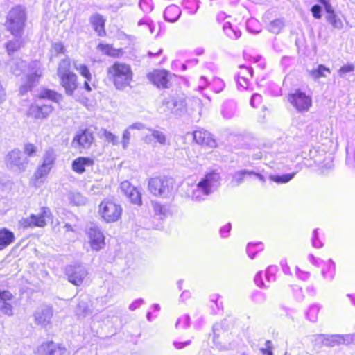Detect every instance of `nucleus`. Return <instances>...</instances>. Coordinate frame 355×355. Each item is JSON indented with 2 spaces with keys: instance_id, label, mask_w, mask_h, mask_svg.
<instances>
[{
  "instance_id": "f257e3e1",
  "label": "nucleus",
  "mask_w": 355,
  "mask_h": 355,
  "mask_svg": "<svg viewBox=\"0 0 355 355\" xmlns=\"http://www.w3.org/2000/svg\"><path fill=\"white\" fill-rule=\"evenodd\" d=\"M107 77L116 89L123 90L130 86L134 73L129 64L116 61L107 67Z\"/></svg>"
},
{
  "instance_id": "f03ea898",
  "label": "nucleus",
  "mask_w": 355,
  "mask_h": 355,
  "mask_svg": "<svg viewBox=\"0 0 355 355\" xmlns=\"http://www.w3.org/2000/svg\"><path fill=\"white\" fill-rule=\"evenodd\" d=\"M26 21V9L21 6H15L8 12L5 26L12 36L21 38L24 33Z\"/></svg>"
},
{
  "instance_id": "7ed1b4c3",
  "label": "nucleus",
  "mask_w": 355,
  "mask_h": 355,
  "mask_svg": "<svg viewBox=\"0 0 355 355\" xmlns=\"http://www.w3.org/2000/svg\"><path fill=\"white\" fill-rule=\"evenodd\" d=\"M71 60L69 58H64L60 60L57 69L60 85L68 95H72L78 86V76L71 71Z\"/></svg>"
},
{
  "instance_id": "20e7f679",
  "label": "nucleus",
  "mask_w": 355,
  "mask_h": 355,
  "mask_svg": "<svg viewBox=\"0 0 355 355\" xmlns=\"http://www.w3.org/2000/svg\"><path fill=\"white\" fill-rule=\"evenodd\" d=\"M98 213L102 220L106 223H113L121 218L123 208L115 200L105 198L99 203Z\"/></svg>"
},
{
  "instance_id": "39448f33",
  "label": "nucleus",
  "mask_w": 355,
  "mask_h": 355,
  "mask_svg": "<svg viewBox=\"0 0 355 355\" xmlns=\"http://www.w3.org/2000/svg\"><path fill=\"white\" fill-rule=\"evenodd\" d=\"M288 103L298 112H308L312 107L313 101L310 94L301 89H296L288 94Z\"/></svg>"
},
{
  "instance_id": "423d86ee",
  "label": "nucleus",
  "mask_w": 355,
  "mask_h": 355,
  "mask_svg": "<svg viewBox=\"0 0 355 355\" xmlns=\"http://www.w3.org/2000/svg\"><path fill=\"white\" fill-rule=\"evenodd\" d=\"M173 185L172 178L159 175L149 179L148 188L149 191L155 196L164 197L169 193Z\"/></svg>"
},
{
  "instance_id": "0eeeda50",
  "label": "nucleus",
  "mask_w": 355,
  "mask_h": 355,
  "mask_svg": "<svg viewBox=\"0 0 355 355\" xmlns=\"http://www.w3.org/2000/svg\"><path fill=\"white\" fill-rule=\"evenodd\" d=\"M38 214H31L28 218L21 220V225L24 228L28 227H44L47 224V220H52L53 214L49 207L43 206L40 209Z\"/></svg>"
},
{
  "instance_id": "6e6552de",
  "label": "nucleus",
  "mask_w": 355,
  "mask_h": 355,
  "mask_svg": "<svg viewBox=\"0 0 355 355\" xmlns=\"http://www.w3.org/2000/svg\"><path fill=\"white\" fill-rule=\"evenodd\" d=\"M194 142L205 150V153H209L218 147L216 140L212 135L206 130L198 129L193 132Z\"/></svg>"
},
{
  "instance_id": "1a4fd4ad",
  "label": "nucleus",
  "mask_w": 355,
  "mask_h": 355,
  "mask_svg": "<svg viewBox=\"0 0 355 355\" xmlns=\"http://www.w3.org/2000/svg\"><path fill=\"white\" fill-rule=\"evenodd\" d=\"M148 81L158 89L170 87V73L164 69H155L146 75Z\"/></svg>"
},
{
  "instance_id": "9d476101",
  "label": "nucleus",
  "mask_w": 355,
  "mask_h": 355,
  "mask_svg": "<svg viewBox=\"0 0 355 355\" xmlns=\"http://www.w3.org/2000/svg\"><path fill=\"white\" fill-rule=\"evenodd\" d=\"M53 111L54 107L51 105L35 101L29 105L26 115L36 120H43L47 119Z\"/></svg>"
},
{
  "instance_id": "9b49d317",
  "label": "nucleus",
  "mask_w": 355,
  "mask_h": 355,
  "mask_svg": "<svg viewBox=\"0 0 355 355\" xmlns=\"http://www.w3.org/2000/svg\"><path fill=\"white\" fill-rule=\"evenodd\" d=\"M94 133L89 128L80 130L73 137L72 144L79 150H86L90 148L94 142Z\"/></svg>"
},
{
  "instance_id": "f8f14e48",
  "label": "nucleus",
  "mask_w": 355,
  "mask_h": 355,
  "mask_svg": "<svg viewBox=\"0 0 355 355\" xmlns=\"http://www.w3.org/2000/svg\"><path fill=\"white\" fill-rule=\"evenodd\" d=\"M220 175L218 173L213 170L207 173L197 184V187L202 190L206 196L211 193V187L218 182Z\"/></svg>"
},
{
  "instance_id": "ddd939ff",
  "label": "nucleus",
  "mask_w": 355,
  "mask_h": 355,
  "mask_svg": "<svg viewBox=\"0 0 355 355\" xmlns=\"http://www.w3.org/2000/svg\"><path fill=\"white\" fill-rule=\"evenodd\" d=\"M120 187L123 194L130 200L132 204L138 206L141 205V194L137 187L128 181L121 182Z\"/></svg>"
},
{
  "instance_id": "4468645a",
  "label": "nucleus",
  "mask_w": 355,
  "mask_h": 355,
  "mask_svg": "<svg viewBox=\"0 0 355 355\" xmlns=\"http://www.w3.org/2000/svg\"><path fill=\"white\" fill-rule=\"evenodd\" d=\"M106 21V17L98 12L89 17V24L98 37H103L107 35Z\"/></svg>"
},
{
  "instance_id": "2eb2a0df",
  "label": "nucleus",
  "mask_w": 355,
  "mask_h": 355,
  "mask_svg": "<svg viewBox=\"0 0 355 355\" xmlns=\"http://www.w3.org/2000/svg\"><path fill=\"white\" fill-rule=\"evenodd\" d=\"M89 243L93 250L98 251L104 248L105 238L100 229L92 227L87 232Z\"/></svg>"
},
{
  "instance_id": "dca6fc26",
  "label": "nucleus",
  "mask_w": 355,
  "mask_h": 355,
  "mask_svg": "<svg viewBox=\"0 0 355 355\" xmlns=\"http://www.w3.org/2000/svg\"><path fill=\"white\" fill-rule=\"evenodd\" d=\"M87 275V271L80 266H72L67 272L68 281L76 286L83 284Z\"/></svg>"
},
{
  "instance_id": "f3484780",
  "label": "nucleus",
  "mask_w": 355,
  "mask_h": 355,
  "mask_svg": "<svg viewBox=\"0 0 355 355\" xmlns=\"http://www.w3.org/2000/svg\"><path fill=\"white\" fill-rule=\"evenodd\" d=\"M96 49L103 55L112 58H119L124 55V51L121 48H114L112 44L101 42L96 46Z\"/></svg>"
},
{
  "instance_id": "a211bd4d",
  "label": "nucleus",
  "mask_w": 355,
  "mask_h": 355,
  "mask_svg": "<svg viewBox=\"0 0 355 355\" xmlns=\"http://www.w3.org/2000/svg\"><path fill=\"white\" fill-rule=\"evenodd\" d=\"M94 160L89 157H78L71 163L72 170L77 174H83L86 171L87 167H93Z\"/></svg>"
},
{
  "instance_id": "6ab92c4d",
  "label": "nucleus",
  "mask_w": 355,
  "mask_h": 355,
  "mask_svg": "<svg viewBox=\"0 0 355 355\" xmlns=\"http://www.w3.org/2000/svg\"><path fill=\"white\" fill-rule=\"evenodd\" d=\"M253 76V69L251 67L240 66L237 73V83L241 87L248 89Z\"/></svg>"
},
{
  "instance_id": "aec40b11",
  "label": "nucleus",
  "mask_w": 355,
  "mask_h": 355,
  "mask_svg": "<svg viewBox=\"0 0 355 355\" xmlns=\"http://www.w3.org/2000/svg\"><path fill=\"white\" fill-rule=\"evenodd\" d=\"M13 295L8 291H0V310L6 315H12V305L11 301L13 300Z\"/></svg>"
},
{
  "instance_id": "412c9836",
  "label": "nucleus",
  "mask_w": 355,
  "mask_h": 355,
  "mask_svg": "<svg viewBox=\"0 0 355 355\" xmlns=\"http://www.w3.org/2000/svg\"><path fill=\"white\" fill-rule=\"evenodd\" d=\"M15 240L14 232L6 227L0 228V251L8 247Z\"/></svg>"
},
{
  "instance_id": "4be33fe9",
  "label": "nucleus",
  "mask_w": 355,
  "mask_h": 355,
  "mask_svg": "<svg viewBox=\"0 0 355 355\" xmlns=\"http://www.w3.org/2000/svg\"><path fill=\"white\" fill-rule=\"evenodd\" d=\"M252 175L257 177L261 180H263V177L259 173H255L252 171H240L238 173H236L235 176L233 178L232 183L234 184V185L237 186L242 183L247 176Z\"/></svg>"
},
{
  "instance_id": "5701e85b",
  "label": "nucleus",
  "mask_w": 355,
  "mask_h": 355,
  "mask_svg": "<svg viewBox=\"0 0 355 355\" xmlns=\"http://www.w3.org/2000/svg\"><path fill=\"white\" fill-rule=\"evenodd\" d=\"M164 18L170 22L175 21L181 15V10L178 6L170 5L164 10Z\"/></svg>"
},
{
  "instance_id": "b1692460",
  "label": "nucleus",
  "mask_w": 355,
  "mask_h": 355,
  "mask_svg": "<svg viewBox=\"0 0 355 355\" xmlns=\"http://www.w3.org/2000/svg\"><path fill=\"white\" fill-rule=\"evenodd\" d=\"M37 98L40 100L49 99L53 102L58 103L62 99V96L57 92L46 88L37 95Z\"/></svg>"
},
{
  "instance_id": "393cba45",
  "label": "nucleus",
  "mask_w": 355,
  "mask_h": 355,
  "mask_svg": "<svg viewBox=\"0 0 355 355\" xmlns=\"http://www.w3.org/2000/svg\"><path fill=\"white\" fill-rule=\"evenodd\" d=\"M41 77L42 73L38 71L28 74L26 76V85L22 86L21 90L26 92L28 89H31L35 83H38Z\"/></svg>"
},
{
  "instance_id": "a878e982",
  "label": "nucleus",
  "mask_w": 355,
  "mask_h": 355,
  "mask_svg": "<svg viewBox=\"0 0 355 355\" xmlns=\"http://www.w3.org/2000/svg\"><path fill=\"white\" fill-rule=\"evenodd\" d=\"M7 161L11 166H15L19 168H24L23 164L21 161V151L19 150H12L7 156Z\"/></svg>"
},
{
  "instance_id": "bb28decb",
  "label": "nucleus",
  "mask_w": 355,
  "mask_h": 355,
  "mask_svg": "<svg viewBox=\"0 0 355 355\" xmlns=\"http://www.w3.org/2000/svg\"><path fill=\"white\" fill-rule=\"evenodd\" d=\"M327 15L326 17L327 21L334 28L340 29L343 26L341 19L335 13L333 8L327 12Z\"/></svg>"
},
{
  "instance_id": "cd10ccee",
  "label": "nucleus",
  "mask_w": 355,
  "mask_h": 355,
  "mask_svg": "<svg viewBox=\"0 0 355 355\" xmlns=\"http://www.w3.org/2000/svg\"><path fill=\"white\" fill-rule=\"evenodd\" d=\"M331 69L322 64H319L316 69L310 71V75L315 79L324 77L327 73H330Z\"/></svg>"
},
{
  "instance_id": "c85d7f7f",
  "label": "nucleus",
  "mask_w": 355,
  "mask_h": 355,
  "mask_svg": "<svg viewBox=\"0 0 355 355\" xmlns=\"http://www.w3.org/2000/svg\"><path fill=\"white\" fill-rule=\"evenodd\" d=\"M50 171L51 169L42 165H40L34 173L33 178V183L36 184L40 180L45 178L50 173Z\"/></svg>"
},
{
  "instance_id": "c756f323",
  "label": "nucleus",
  "mask_w": 355,
  "mask_h": 355,
  "mask_svg": "<svg viewBox=\"0 0 355 355\" xmlns=\"http://www.w3.org/2000/svg\"><path fill=\"white\" fill-rule=\"evenodd\" d=\"M250 105L257 110H265L266 107L263 104L262 96L260 94H254L252 95L250 100Z\"/></svg>"
},
{
  "instance_id": "7c9ffc66",
  "label": "nucleus",
  "mask_w": 355,
  "mask_h": 355,
  "mask_svg": "<svg viewBox=\"0 0 355 355\" xmlns=\"http://www.w3.org/2000/svg\"><path fill=\"white\" fill-rule=\"evenodd\" d=\"M295 173L284 174L281 175H272L270 179L277 184H285L291 181L295 176Z\"/></svg>"
},
{
  "instance_id": "2f4dec72",
  "label": "nucleus",
  "mask_w": 355,
  "mask_h": 355,
  "mask_svg": "<svg viewBox=\"0 0 355 355\" xmlns=\"http://www.w3.org/2000/svg\"><path fill=\"white\" fill-rule=\"evenodd\" d=\"M223 29L225 31V34L230 40H236L241 36V32L232 30L231 24L230 23H227L223 26Z\"/></svg>"
},
{
  "instance_id": "473e14b6",
  "label": "nucleus",
  "mask_w": 355,
  "mask_h": 355,
  "mask_svg": "<svg viewBox=\"0 0 355 355\" xmlns=\"http://www.w3.org/2000/svg\"><path fill=\"white\" fill-rule=\"evenodd\" d=\"M55 159V158L53 154L51 152H47L45 153L44 156L43 162L41 165L51 170L54 164Z\"/></svg>"
},
{
  "instance_id": "72a5a7b5",
  "label": "nucleus",
  "mask_w": 355,
  "mask_h": 355,
  "mask_svg": "<svg viewBox=\"0 0 355 355\" xmlns=\"http://www.w3.org/2000/svg\"><path fill=\"white\" fill-rule=\"evenodd\" d=\"M21 45V42H13V41H9L6 44V49L7 53L9 55L12 54L15 51H17L18 49H20Z\"/></svg>"
},
{
  "instance_id": "f704fd0d",
  "label": "nucleus",
  "mask_w": 355,
  "mask_h": 355,
  "mask_svg": "<svg viewBox=\"0 0 355 355\" xmlns=\"http://www.w3.org/2000/svg\"><path fill=\"white\" fill-rule=\"evenodd\" d=\"M76 69L78 71L80 76L85 78V79H87V80H92V73L87 65L80 64L78 67H76Z\"/></svg>"
},
{
  "instance_id": "c9c22d12",
  "label": "nucleus",
  "mask_w": 355,
  "mask_h": 355,
  "mask_svg": "<svg viewBox=\"0 0 355 355\" xmlns=\"http://www.w3.org/2000/svg\"><path fill=\"white\" fill-rule=\"evenodd\" d=\"M320 342L322 346H327V347H334L336 345L337 341L335 339V337L331 336H320Z\"/></svg>"
},
{
  "instance_id": "e433bc0d",
  "label": "nucleus",
  "mask_w": 355,
  "mask_h": 355,
  "mask_svg": "<svg viewBox=\"0 0 355 355\" xmlns=\"http://www.w3.org/2000/svg\"><path fill=\"white\" fill-rule=\"evenodd\" d=\"M24 153L28 157L35 156L37 153V148L33 144H26L24 146Z\"/></svg>"
},
{
  "instance_id": "4c0bfd02",
  "label": "nucleus",
  "mask_w": 355,
  "mask_h": 355,
  "mask_svg": "<svg viewBox=\"0 0 355 355\" xmlns=\"http://www.w3.org/2000/svg\"><path fill=\"white\" fill-rule=\"evenodd\" d=\"M153 137L160 144L164 145L166 143V137L165 135L159 130H153L152 132Z\"/></svg>"
},
{
  "instance_id": "58836bf2",
  "label": "nucleus",
  "mask_w": 355,
  "mask_h": 355,
  "mask_svg": "<svg viewBox=\"0 0 355 355\" xmlns=\"http://www.w3.org/2000/svg\"><path fill=\"white\" fill-rule=\"evenodd\" d=\"M354 65L353 64H347L342 66L338 71V75L343 77L347 73H350L354 71Z\"/></svg>"
},
{
  "instance_id": "ea45409f",
  "label": "nucleus",
  "mask_w": 355,
  "mask_h": 355,
  "mask_svg": "<svg viewBox=\"0 0 355 355\" xmlns=\"http://www.w3.org/2000/svg\"><path fill=\"white\" fill-rule=\"evenodd\" d=\"M103 137L105 139V141L107 143L112 144L113 145H115L117 144L116 137L110 132H108L106 130L104 131Z\"/></svg>"
},
{
  "instance_id": "a19ab883",
  "label": "nucleus",
  "mask_w": 355,
  "mask_h": 355,
  "mask_svg": "<svg viewBox=\"0 0 355 355\" xmlns=\"http://www.w3.org/2000/svg\"><path fill=\"white\" fill-rule=\"evenodd\" d=\"M130 138H131V134H130V132L129 131V130H125L123 134L122 141H121L123 147L124 148H126L128 146V145L130 144Z\"/></svg>"
},
{
  "instance_id": "79ce46f5",
  "label": "nucleus",
  "mask_w": 355,
  "mask_h": 355,
  "mask_svg": "<svg viewBox=\"0 0 355 355\" xmlns=\"http://www.w3.org/2000/svg\"><path fill=\"white\" fill-rule=\"evenodd\" d=\"M52 49L53 52L58 54H63L65 52V49L62 43H55L52 45Z\"/></svg>"
},
{
  "instance_id": "37998d69",
  "label": "nucleus",
  "mask_w": 355,
  "mask_h": 355,
  "mask_svg": "<svg viewBox=\"0 0 355 355\" xmlns=\"http://www.w3.org/2000/svg\"><path fill=\"white\" fill-rule=\"evenodd\" d=\"M162 53V49L159 46H150L148 51L149 56H157Z\"/></svg>"
},
{
  "instance_id": "c03bdc74",
  "label": "nucleus",
  "mask_w": 355,
  "mask_h": 355,
  "mask_svg": "<svg viewBox=\"0 0 355 355\" xmlns=\"http://www.w3.org/2000/svg\"><path fill=\"white\" fill-rule=\"evenodd\" d=\"M311 12H312V15L313 16V17L315 19H319L321 18L322 17V15H321V8L320 6L318 5H314L312 8H311Z\"/></svg>"
},
{
  "instance_id": "a18cd8bd",
  "label": "nucleus",
  "mask_w": 355,
  "mask_h": 355,
  "mask_svg": "<svg viewBox=\"0 0 355 355\" xmlns=\"http://www.w3.org/2000/svg\"><path fill=\"white\" fill-rule=\"evenodd\" d=\"M153 209L156 214L164 215L166 214V208L159 203H155L153 205Z\"/></svg>"
},
{
  "instance_id": "49530a36",
  "label": "nucleus",
  "mask_w": 355,
  "mask_h": 355,
  "mask_svg": "<svg viewBox=\"0 0 355 355\" xmlns=\"http://www.w3.org/2000/svg\"><path fill=\"white\" fill-rule=\"evenodd\" d=\"M318 1L324 6L326 12H329L332 9L329 0H318Z\"/></svg>"
},
{
  "instance_id": "de8ad7c7",
  "label": "nucleus",
  "mask_w": 355,
  "mask_h": 355,
  "mask_svg": "<svg viewBox=\"0 0 355 355\" xmlns=\"http://www.w3.org/2000/svg\"><path fill=\"white\" fill-rule=\"evenodd\" d=\"M144 128V125L141 123H135L131 125L128 130H141Z\"/></svg>"
},
{
  "instance_id": "09e8293b",
  "label": "nucleus",
  "mask_w": 355,
  "mask_h": 355,
  "mask_svg": "<svg viewBox=\"0 0 355 355\" xmlns=\"http://www.w3.org/2000/svg\"><path fill=\"white\" fill-rule=\"evenodd\" d=\"M92 80H87V79L85 80V82L83 83V88L88 92L92 91V87L89 85V83Z\"/></svg>"
},
{
  "instance_id": "8fccbe9b",
  "label": "nucleus",
  "mask_w": 355,
  "mask_h": 355,
  "mask_svg": "<svg viewBox=\"0 0 355 355\" xmlns=\"http://www.w3.org/2000/svg\"><path fill=\"white\" fill-rule=\"evenodd\" d=\"M261 351L265 355H272V350L271 347L263 348L261 349Z\"/></svg>"
},
{
  "instance_id": "3c124183",
  "label": "nucleus",
  "mask_w": 355,
  "mask_h": 355,
  "mask_svg": "<svg viewBox=\"0 0 355 355\" xmlns=\"http://www.w3.org/2000/svg\"><path fill=\"white\" fill-rule=\"evenodd\" d=\"M64 227L66 228L67 231H72L73 230L71 225L67 224V225H65Z\"/></svg>"
},
{
  "instance_id": "603ef678",
  "label": "nucleus",
  "mask_w": 355,
  "mask_h": 355,
  "mask_svg": "<svg viewBox=\"0 0 355 355\" xmlns=\"http://www.w3.org/2000/svg\"><path fill=\"white\" fill-rule=\"evenodd\" d=\"M223 228L226 232H228V231H230V225L229 224L225 225Z\"/></svg>"
},
{
  "instance_id": "864d4df0",
  "label": "nucleus",
  "mask_w": 355,
  "mask_h": 355,
  "mask_svg": "<svg viewBox=\"0 0 355 355\" xmlns=\"http://www.w3.org/2000/svg\"><path fill=\"white\" fill-rule=\"evenodd\" d=\"M331 267V266L329 265V266H327V268L329 269Z\"/></svg>"
},
{
  "instance_id": "5fc2aeb1",
  "label": "nucleus",
  "mask_w": 355,
  "mask_h": 355,
  "mask_svg": "<svg viewBox=\"0 0 355 355\" xmlns=\"http://www.w3.org/2000/svg\"><path fill=\"white\" fill-rule=\"evenodd\" d=\"M270 341L268 340L267 344H270Z\"/></svg>"
}]
</instances>
